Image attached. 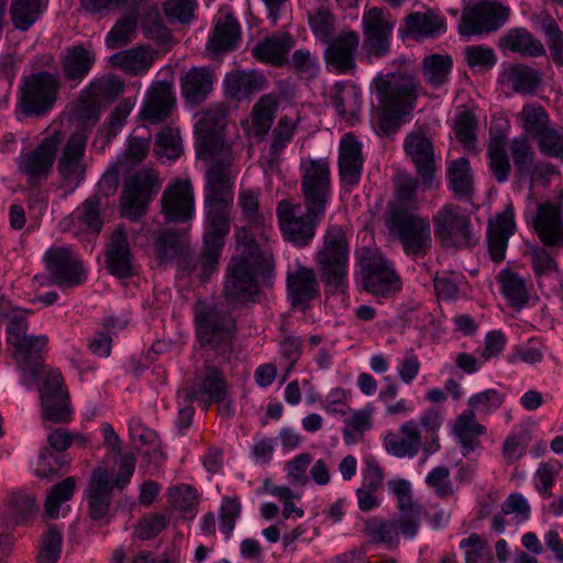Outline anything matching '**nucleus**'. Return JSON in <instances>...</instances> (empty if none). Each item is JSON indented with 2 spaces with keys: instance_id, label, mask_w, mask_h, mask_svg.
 Here are the masks:
<instances>
[{
  "instance_id": "obj_1",
  "label": "nucleus",
  "mask_w": 563,
  "mask_h": 563,
  "mask_svg": "<svg viewBox=\"0 0 563 563\" xmlns=\"http://www.w3.org/2000/svg\"><path fill=\"white\" fill-rule=\"evenodd\" d=\"M225 122L227 111L217 104L201 112L195 124L198 154L211 162L206 175L203 247L199 260L203 279L217 271L230 231L229 212L233 206L235 176L229 167L233 153L223 135Z\"/></svg>"
},
{
  "instance_id": "obj_2",
  "label": "nucleus",
  "mask_w": 563,
  "mask_h": 563,
  "mask_svg": "<svg viewBox=\"0 0 563 563\" xmlns=\"http://www.w3.org/2000/svg\"><path fill=\"white\" fill-rule=\"evenodd\" d=\"M235 240L236 254L227 268L224 294L232 301L253 302L258 295L260 283L273 273V251L268 245H260L245 228L235 231Z\"/></svg>"
},
{
  "instance_id": "obj_3",
  "label": "nucleus",
  "mask_w": 563,
  "mask_h": 563,
  "mask_svg": "<svg viewBox=\"0 0 563 563\" xmlns=\"http://www.w3.org/2000/svg\"><path fill=\"white\" fill-rule=\"evenodd\" d=\"M443 416L437 409H428L417 419L399 426L398 432L389 431L383 440L385 451L397 459H413L420 451L430 456L440 450L439 430Z\"/></svg>"
},
{
  "instance_id": "obj_4",
  "label": "nucleus",
  "mask_w": 563,
  "mask_h": 563,
  "mask_svg": "<svg viewBox=\"0 0 563 563\" xmlns=\"http://www.w3.org/2000/svg\"><path fill=\"white\" fill-rule=\"evenodd\" d=\"M136 460L130 454H121L119 470L112 478V472L106 466H98L91 474L90 483L86 489L89 515L93 520L106 519L112 499L113 488L123 489L131 481Z\"/></svg>"
},
{
  "instance_id": "obj_5",
  "label": "nucleus",
  "mask_w": 563,
  "mask_h": 563,
  "mask_svg": "<svg viewBox=\"0 0 563 563\" xmlns=\"http://www.w3.org/2000/svg\"><path fill=\"white\" fill-rule=\"evenodd\" d=\"M195 322L200 344L230 360L236 333L234 319L213 305L200 302L196 306Z\"/></svg>"
},
{
  "instance_id": "obj_6",
  "label": "nucleus",
  "mask_w": 563,
  "mask_h": 563,
  "mask_svg": "<svg viewBox=\"0 0 563 563\" xmlns=\"http://www.w3.org/2000/svg\"><path fill=\"white\" fill-rule=\"evenodd\" d=\"M316 261L325 286L341 291L347 288L349 243L342 228H328Z\"/></svg>"
},
{
  "instance_id": "obj_7",
  "label": "nucleus",
  "mask_w": 563,
  "mask_h": 563,
  "mask_svg": "<svg viewBox=\"0 0 563 563\" xmlns=\"http://www.w3.org/2000/svg\"><path fill=\"white\" fill-rule=\"evenodd\" d=\"M0 314L8 318L5 340L12 349L13 358L23 369L35 364L47 347V335L30 334L27 313L20 308L8 310L0 307Z\"/></svg>"
},
{
  "instance_id": "obj_8",
  "label": "nucleus",
  "mask_w": 563,
  "mask_h": 563,
  "mask_svg": "<svg viewBox=\"0 0 563 563\" xmlns=\"http://www.w3.org/2000/svg\"><path fill=\"white\" fill-rule=\"evenodd\" d=\"M299 170L305 209H309V212L314 216H325L332 194L329 161L325 158L303 159Z\"/></svg>"
},
{
  "instance_id": "obj_9",
  "label": "nucleus",
  "mask_w": 563,
  "mask_h": 563,
  "mask_svg": "<svg viewBox=\"0 0 563 563\" xmlns=\"http://www.w3.org/2000/svg\"><path fill=\"white\" fill-rule=\"evenodd\" d=\"M389 229L399 240L402 251L413 260L423 258L432 247L431 225L427 217L397 212L389 220Z\"/></svg>"
},
{
  "instance_id": "obj_10",
  "label": "nucleus",
  "mask_w": 563,
  "mask_h": 563,
  "mask_svg": "<svg viewBox=\"0 0 563 563\" xmlns=\"http://www.w3.org/2000/svg\"><path fill=\"white\" fill-rule=\"evenodd\" d=\"M377 100L383 110L401 118L415 108L418 88L413 79L404 75H386L374 81Z\"/></svg>"
},
{
  "instance_id": "obj_11",
  "label": "nucleus",
  "mask_w": 563,
  "mask_h": 563,
  "mask_svg": "<svg viewBox=\"0 0 563 563\" xmlns=\"http://www.w3.org/2000/svg\"><path fill=\"white\" fill-rule=\"evenodd\" d=\"M276 216L280 232L285 240L296 246L308 245L316 235V228L324 216H314L306 209L301 212L299 203L284 199L277 203Z\"/></svg>"
},
{
  "instance_id": "obj_12",
  "label": "nucleus",
  "mask_w": 563,
  "mask_h": 563,
  "mask_svg": "<svg viewBox=\"0 0 563 563\" xmlns=\"http://www.w3.org/2000/svg\"><path fill=\"white\" fill-rule=\"evenodd\" d=\"M434 234L445 247H468L476 242L470 217L457 206L448 203L432 218Z\"/></svg>"
},
{
  "instance_id": "obj_13",
  "label": "nucleus",
  "mask_w": 563,
  "mask_h": 563,
  "mask_svg": "<svg viewBox=\"0 0 563 563\" xmlns=\"http://www.w3.org/2000/svg\"><path fill=\"white\" fill-rule=\"evenodd\" d=\"M86 144L87 133L82 130L76 131L67 140L58 157L57 174L59 185L68 194L74 192L86 178Z\"/></svg>"
},
{
  "instance_id": "obj_14",
  "label": "nucleus",
  "mask_w": 563,
  "mask_h": 563,
  "mask_svg": "<svg viewBox=\"0 0 563 563\" xmlns=\"http://www.w3.org/2000/svg\"><path fill=\"white\" fill-rule=\"evenodd\" d=\"M394 26L395 21L388 11L377 7L364 11L362 16L363 48L369 62L389 53Z\"/></svg>"
},
{
  "instance_id": "obj_15",
  "label": "nucleus",
  "mask_w": 563,
  "mask_h": 563,
  "mask_svg": "<svg viewBox=\"0 0 563 563\" xmlns=\"http://www.w3.org/2000/svg\"><path fill=\"white\" fill-rule=\"evenodd\" d=\"M364 288L380 297H387L400 290L401 282L393 265L378 252L366 250L360 258Z\"/></svg>"
},
{
  "instance_id": "obj_16",
  "label": "nucleus",
  "mask_w": 563,
  "mask_h": 563,
  "mask_svg": "<svg viewBox=\"0 0 563 563\" xmlns=\"http://www.w3.org/2000/svg\"><path fill=\"white\" fill-rule=\"evenodd\" d=\"M58 91V79L47 73H38L26 79L19 104L26 115H43L48 112Z\"/></svg>"
},
{
  "instance_id": "obj_17",
  "label": "nucleus",
  "mask_w": 563,
  "mask_h": 563,
  "mask_svg": "<svg viewBox=\"0 0 563 563\" xmlns=\"http://www.w3.org/2000/svg\"><path fill=\"white\" fill-rule=\"evenodd\" d=\"M63 139L59 131H54L45 136L36 147L20 155L19 170L26 176L30 183H38L48 176Z\"/></svg>"
},
{
  "instance_id": "obj_18",
  "label": "nucleus",
  "mask_w": 563,
  "mask_h": 563,
  "mask_svg": "<svg viewBox=\"0 0 563 563\" xmlns=\"http://www.w3.org/2000/svg\"><path fill=\"white\" fill-rule=\"evenodd\" d=\"M509 10L492 1H472L464 9L460 23L463 35H476L495 31L508 19Z\"/></svg>"
},
{
  "instance_id": "obj_19",
  "label": "nucleus",
  "mask_w": 563,
  "mask_h": 563,
  "mask_svg": "<svg viewBox=\"0 0 563 563\" xmlns=\"http://www.w3.org/2000/svg\"><path fill=\"white\" fill-rule=\"evenodd\" d=\"M157 191L158 176L155 170L143 169L134 174L125 184L122 194L123 214L133 220L141 217Z\"/></svg>"
},
{
  "instance_id": "obj_20",
  "label": "nucleus",
  "mask_w": 563,
  "mask_h": 563,
  "mask_svg": "<svg viewBox=\"0 0 563 563\" xmlns=\"http://www.w3.org/2000/svg\"><path fill=\"white\" fill-rule=\"evenodd\" d=\"M46 268L60 287H75L85 283L87 272L79 257L65 246H53L44 254Z\"/></svg>"
},
{
  "instance_id": "obj_21",
  "label": "nucleus",
  "mask_w": 563,
  "mask_h": 563,
  "mask_svg": "<svg viewBox=\"0 0 563 563\" xmlns=\"http://www.w3.org/2000/svg\"><path fill=\"white\" fill-rule=\"evenodd\" d=\"M131 240L139 243V232H129L118 227L109 238L106 247V266L108 271L119 278H128L134 274V256L131 251Z\"/></svg>"
},
{
  "instance_id": "obj_22",
  "label": "nucleus",
  "mask_w": 563,
  "mask_h": 563,
  "mask_svg": "<svg viewBox=\"0 0 563 563\" xmlns=\"http://www.w3.org/2000/svg\"><path fill=\"white\" fill-rule=\"evenodd\" d=\"M123 84L114 76L93 81L81 95L76 115L82 124H93L99 119L100 106L122 92Z\"/></svg>"
},
{
  "instance_id": "obj_23",
  "label": "nucleus",
  "mask_w": 563,
  "mask_h": 563,
  "mask_svg": "<svg viewBox=\"0 0 563 563\" xmlns=\"http://www.w3.org/2000/svg\"><path fill=\"white\" fill-rule=\"evenodd\" d=\"M64 382L59 371H51L41 390V405L44 421L67 423L71 420L73 411L68 394L63 388Z\"/></svg>"
},
{
  "instance_id": "obj_24",
  "label": "nucleus",
  "mask_w": 563,
  "mask_h": 563,
  "mask_svg": "<svg viewBox=\"0 0 563 563\" xmlns=\"http://www.w3.org/2000/svg\"><path fill=\"white\" fill-rule=\"evenodd\" d=\"M162 213L168 222H187L195 216V195L189 180L176 179L162 197Z\"/></svg>"
},
{
  "instance_id": "obj_25",
  "label": "nucleus",
  "mask_w": 563,
  "mask_h": 563,
  "mask_svg": "<svg viewBox=\"0 0 563 563\" xmlns=\"http://www.w3.org/2000/svg\"><path fill=\"white\" fill-rule=\"evenodd\" d=\"M563 190L552 199L541 202L538 206L533 219L534 229L547 245L563 244Z\"/></svg>"
},
{
  "instance_id": "obj_26",
  "label": "nucleus",
  "mask_w": 563,
  "mask_h": 563,
  "mask_svg": "<svg viewBox=\"0 0 563 563\" xmlns=\"http://www.w3.org/2000/svg\"><path fill=\"white\" fill-rule=\"evenodd\" d=\"M175 107L176 97L173 85L157 81L146 91L140 115L145 122L157 124L170 118Z\"/></svg>"
},
{
  "instance_id": "obj_27",
  "label": "nucleus",
  "mask_w": 563,
  "mask_h": 563,
  "mask_svg": "<svg viewBox=\"0 0 563 563\" xmlns=\"http://www.w3.org/2000/svg\"><path fill=\"white\" fill-rule=\"evenodd\" d=\"M364 158L362 144L351 133H345L339 144V173L345 190H353L360 183Z\"/></svg>"
},
{
  "instance_id": "obj_28",
  "label": "nucleus",
  "mask_w": 563,
  "mask_h": 563,
  "mask_svg": "<svg viewBox=\"0 0 563 563\" xmlns=\"http://www.w3.org/2000/svg\"><path fill=\"white\" fill-rule=\"evenodd\" d=\"M405 152L416 166L426 189L434 185V151L431 141L421 132H411L404 143Z\"/></svg>"
},
{
  "instance_id": "obj_29",
  "label": "nucleus",
  "mask_w": 563,
  "mask_h": 563,
  "mask_svg": "<svg viewBox=\"0 0 563 563\" xmlns=\"http://www.w3.org/2000/svg\"><path fill=\"white\" fill-rule=\"evenodd\" d=\"M227 388L223 373L214 366H207L196 374L191 386L187 389V397L209 405L222 401L225 398Z\"/></svg>"
},
{
  "instance_id": "obj_30",
  "label": "nucleus",
  "mask_w": 563,
  "mask_h": 563,
  "mask_svg": "<svg viewBox=\"0 0 563 563\" xmlns=\"http://www.w3.org/2000/svg\"><path fill=\"white\" fill-rule=\"evenodd\" d=\"M287 289L291 303L305 308L318 295L314 271L296 261L287 271Z\"/></svg>"
},
{
  "instance_id": "obj_31",
  "label": "nucleus",
  "mask_w": 563,
  "mask_h": 563,
  "mask_svg": "<svg viewBox=\"0 0 563 563\" xmlns=\"http://www.w3.org/2000/svg\"><path fill=\"white\" fill-rule=\"evenodd\" d=\"M515 228L514 209L510 205L489 221L487 243L494 262H501L505 258L508 240L514 234Z\"/></svg>"
},
{
  "instance_id": "obj_32",
  "label": "nucleus",
  "mask_w": 563,
  "mask_h": 563,
  "mask_svg": "<svg viewBox=\"0 0 563 563\" xmlns=\"http://www.w3.org/2000/svg\"><path fill=\"white\" fill-rule=\"evenodd\" d=\"M507 93L530 95L536 91L540 78L533 68L520 64H504L497 79Z\"/></svg>"
},
{
  "instance_id": "obj_33",
  "label": "nucleus",
  "mask_w": 563,
  "mask_h": 563,
  "mask_svg": "<svg viewBox=\"0 0 563 563\" xmlns=\"http://www.w3.org/2000/svg\"><path fill=\"white\" fill-rule=\"evenodd\" d=\"M360 44L358 34L343 31L334 38L325 51L328 64L339 73H346L355 67L354 55Z\"/></svg>"
},
{
  "instance_id": "obj_34",
  "label": "nucleus",
  "mask_w": 563,
  "mask_h": 563,
  "mask_svg": "<svg viewBox=\"0 0 563 563\" xmlns=\"http://www.w3.org/2000/svg\"><path fill=\"white\" fill-rule=\"evenodd\" d=\"M329 99L339 115L350 124L358 121L362 107L361 88L352 82H338L330 92Z\"/></svg>"
},
{
  "instance_id": "obj_35",
  "label": "nucleus",
  "mask_w": 563,
  "mask_h": 563,
  "mask_svg": "<svg viewBox=\"0 0 563 563\" xmlns=\"http://www.w3.org/2000/svg\"><path fill=\"white\" fill-rule=\"evenodd\" d=\"M241 40V27L231 14L217 16L213 32L208 38L207 48L216 54L233 51Z\"/></svg>"
},
{
  "instance_id": "obj_36",
  "label": "nucleus",
  "mask_w": 563,
  "mask_h": 563,
  "mask_svg": "<svg viewBox=\"0 0 563 563\" xmlns=\"http://www.w3.org/2000/svg\"><path fill=\"white\" fill-rule=\"evenodd\" d=\"M223 85L227 97L243 100L263 90L266 86V79L263 74L256 70H234L227 74Z\"/></svg>"
},
{
  "instance_id": "obj_37",
  "label": "nucleus",
  "mask_w": 563,
  "mask_h": 563,
  "mask_svg": "<svg viewBox=\"0 0 563 563\" xmlns=\"http://www.w3.org/2000/svg\"><path fill=\"white\" fill-rule=\"evenodd\" d=\"M446 31L445 20L434 12H413L405 20L404 37L415 40L437 37Z\"/></svg>"
},
{
  "instance_id": "obj_38",
  "label": "nucleus",
  "mask_w": 563,
  "mask_h": 563,
  "mask_svg": "<svg viewBox=\"0 0 563 563\" xmlns=\"http://www.w3.org/2000/svg\"><path fill=\"white\" fill-rule=\"evenodd\" d=\"M294 46L292 37L286 32H276L264 38L252 48V55L274 66H282L287 62L288 54Z\"/></svg>"
},
{
  "instance_id": "obj_39",
  "label": "nucleus",
  "mask_w": 563,
  "mask_h": 563,
  "mask_svg": "<svg viewBox=\"0 0 563 563\" xmlns=\"http://www.w3.org/2000/svg\"><path fill=\"white\" fill-rule=\"evenodd\" d=\"M452 431L466 456L482 448L478 437L486 433V427L478 423L473 410L466 409L456 418Z\"/></svg>"
},
{
  "instance_id": "obj_40",
  "label": "nucleus",
  "mask_w": 563,
  "mask_h": 563,
  "mask_svg": "<svg viewBox=\"0 0 563 563\" xmlns=\"http://www.w3.org/2000/svg\"><path fill=\"white\" fill-rule=\"evenodd\" d=\"M278 98L274 95H263L254 104L250 118L246 120L249 135L263 137L272 128Z\"/></svg>"
},
{
  "instance_id": "obj_41",
  "label": "nucleus",
  "mask_w": 563,
  "mask_h": 563,
  "mask_svg": "<svg viewBox=\"0 0 563 563\" xmlns=\"http://www.w3.org/2000/svg\"><path fill=\"white\" fill-rule=\"evenodd\" d=\"M531 262L539 287L547 292L556 291L561 282L554 257L547 250L538 247L531 252Z\"/></svg>"
},
{
  "instance_id": "obj_42",
  "label": "nucleus",
  "mask_w": 563,
  "mask_h": 563,
  "mask_svg": "<svg viewBox=\"0 0 563 563\" xmlns=\"http://www.w3.org/2000/svg\"><path fill=\"white\" fill-rule=\"evenodd\" d=\"M214 76L209 68L194 67L181 80V93L190 103H199L211 91Z\"/></svg>"
},
{
  "instance_id": "obj_43",
  "label": "nucleus",
  "mask_w": 563,
  "mask_h": 563,
  "mask_svg": "<svg viewBox=\"0 0 563 563\" xmlns=\"http://www.w3.org/2000/svg\"><path fill=\"white\" fill-rule=\"evenodd\" d=\"M449 188L460 199H468L474 191V179L470 162L465 157L452 159L446 166Z\"/></svg>"
},
{
  "instance_id": "obj_44",
  "label": "nucleus",
  "mask_w": 563,
  "mask_h": 563,
  "mask_svg": "<svg viewBox=\"0 0 563 563\" xmlns=\"http://www.w3.org/2000/svg\"><path fill=\"white\" fill-rule=\"evenodd\" d=\"M109 62L134 76L143 75L152 67L154 54L145 47H134L113 54Z\"/></svg>"
},
{
  "instance_id": "obj_45",
  "label": "nucleus",
  "mask_w": 563,
  "mask_h": 563,
  "mask_svg": "<svg viewBox=\"0 0 563 563\" xmlns=\"http://www.w3.org/2000/svg\"><path fill=\"white\" fill-rule=\"evenodd\" d=\"M503 51L525 55V56H541L544 54L542 43L533 37L526 29L517 27L509 31L499 44Z\"/></svg>"
},
{
  "instance_id": "obj_46",
  "label": "nucleus",
  "mask_w": 563,
  "mask_h": 563,
  "mask_svg": "<svg viewBox=\"0 0 563 563\" xmlns=\"http://www.w3.org/2000/svg\"><path fill=\"white\" fill-rule=\"evenodd\" d=\"M452 68L453 60L450 55L431 54L423 58L421 74L429 86L440 89L449 82Z\"/></svg>"
},
{
  "instance_id": "obj_47",
  "label": "nucleus",
  "mask_w": 563,
  "mask_h": 563,
  "mask_svg": "<svg viewBox=\"0 0 563 563\" xmlns=\"http://www.w3.org/2000/svg\"><path fill=\"white\" fill-rule=\"evenodd\" d=\"M48 0H12L10 15L14 26L29 30L46 11Z\"/></svg>"
},
{
  "instance_id": "obj_48",
  "label": "nucleus",
  "mask_w": 563,
  "mask_h": 563,
  "mask_svg": "<svg viewBox=\"0 0 563 563\" xmlns=\"http://www.w3.org/2000/svg\"><path fill=\"white\" fill-rule=\"evenodd\" d=\"M488 167L498 183L508 180L511 165L506 150V141L504 136H493L487 147Z\"/></svg>"
},
{
  "instance_id": "obj_49",
  "label": "nucleus",
  "mask_w": 563,
  "mask_h": 563,
  "mask_svg": "<svg viewBox=\"0 0 563 563\" xmlns=\"http://www.w3.org/2000/svg\"><path fill=\"white\" fill-rule=\"evenodd\" d=\"M534 25L545 35L550 54L556 65L563 66V33L547 12L533 16Z\"/></svg>"
},
{
  "instance_id": "obj_50",
  "label": "nucleus",
  "mask_w": 563,
  "mask_h": 563,
  "mask_svg": "<svg viewBox=\"0 0 563 563\" xmlns=\"http://www.w3.org/2000/svg\"><path fill=\"white\" fill-rule=\"evenodd\" d=\"M500 284L501 294L508 300L510 306L522 308L529 300V291L526 280L518 274L504 269L497 276Z\"/></svg>"
},
{
  "instance_id": "obj_51",
  "label": "nucleus",
  "mask_w": 563,
  "mask_h": 563,
  "mask_svg": "<svg viewBox=\"0 0 563 563\" xmlns=\"http://www.w3.org/2000/svg\"><path fill=\"white\" fill-rule=\"evenodd\" d=\"M69 220L78 230L98 234L102 228V220L99 212V200L95 197L86 199L70 214Z\"/></svg>"
},
{
  "instance_id": "obj_52",
  "label": "nucleus",
  "mask_w": 563,
  "mask_h": 563,
  "mask_svg": "<svg viewBox=\"0 0 563 563\" xmlns=\"http://www.w3.org/2000/svg\"><path fill=\"white\" fill-rule=\"evenodd\" d=\"M95 56L81 46H74L66 51L64 57V71L70 80H81L85 78L92 64Z\"/></svg>"
},
{
  "instance_id": "obj_53",
  "label": "nucleus",
  "mask_w": 563,
  "mask_h": 563,
  "mask_svg": "<svg viewBox=\"0 0 563 563\" xmlns=\"http://www.w3.org/2000/svg\"><path fill=\"white\" fill-rule=\"evenodd\" d=\"M362 531L374 543H383L390 548L398 543V523L396 520L373 517L364 523Z\"/></svg>"
},
{
  "instance_id": "obj_54",
  "label": "nucleus",
  "mask_w": 563,
  "mask_h": 563,
  "mask_svg": "<svg viewBox=\"0 0 563 563\" xmlns=\"http://www.w3.org/2000/svg\"><path fill=\"white\" fill-rule=\"evenodd\" d=\"M76 487L74 477H67L53 486L45 500V511L51 518L63 515L64 504L71 499Z\"/></svg>"
},
{
  "instance_id": "obj_55",
  "label": "nucleus",
  "mask_w": 563,
  "mask_h": 563,
  "mask_svg": "<svg viewBox=\"0 0 563 563\" xmlns=\"http://www.w3.org/2000/svg\"><path fill=\"white\" fill-rule=\"evenodd\" d=\"M76 487L74 477H67L53 486L45 500V511L51 518L63 515L64 504L71 499Z\"/></svg>"
},
{
  "instance_id": "obj_56",
  "label": "nucleus",
  "mask_w": 563,
  "mask_h": 563,
  "mask_svg": "<svg viewBox=\"0 0 563 563\" xmlns=\"http://www.w3.org/2000/svg\"><path fill=\"white\" fill-rule=\"evenodd\" d=\"M154 152L162 162L176 161L183 152L178 130L163 129L156 137Z\"/></svg>"
},
{
  "instance_id": "obj_57",
  "label": "nucleus",
  "mask_w": 563,
  "mask_h": 563,
  "mask_svg": "<svg viewBox=\"0 0 563 563\" xmlns=\"http://www.w3.org/2000/svg\"><path fill=\"white\" fill-rule=\"evenodd\" d=\"M168 501L175 509L181 511L189 519L196 517L198 495L191 486L179 484L169 488Z\"/></svg>"
},
{
  "instance_id": "obj_58",
  "label": "nucleus",
  "mask_w": 563,
  "mask_h": 563,
  "mask_svg": "<svg viewBox=\"0 0 563 563\" xmlns=\"http://www.w3.org/2000/svg\"><path fill=\"white\" fill-rule=\"evenodd\" d=\"M309 25L318 41L329 44L335 30V18L328 7L320 5L309 13Z\"/></svg>"
},
{
  "instance_id": "obj_59",
  "label": "nucleus",
  "mask_w": 563,
  "mask_h": 563,
  "mask_svg": "<svg viewBox=\"0 0 563 563\" xmlns=\"http://www.w3.org/2000/svg\"><path fill=\"white\" fill-rule=\"evenodd\" d=\"M521 126L528 134H537L538 136L550 126L549 114L540 104H525L518 114Z\"/></svg>"
},
{
  "instance_id": "obj_60",
  "label": "nucleus",
  "mask_w": 563,
  "mask_h": 563,
  "mask_svg": "<svg viewBox=\"0 0 563 563\" xmlns=\"http://www.w3.org/2000/svg\"><path fill=\"white\" fill-rule=\"evenodd\" d=\"M560 471L561 464L554 460L543 462L538 466L532 481L534 488L542 497L550 498L552 496V488Z\"/></svg>"
},
{
  "instance_id": "obj_61",
  "label": "nucleus",
  "mask_w": 563,
  "mask_h": 563,
  "mask_svg": "<svg viewBox=\"0 0 563 563\" xmlns=\"http://www.w3.org/2000/svg\"><path fill=\"white\" fill-rule=\"evenodd\" d=\"M136 29V18L129 14L119 20L106 36L109 49L122 47L130 43Z\"/></svg>"
},
{
  "instance_id": "obj_62",
  "label": "nucleus",
  "mask_w": 563,
  "mask_h": 563,
  "mask_svg": "<svg viewBox=\"0 0 563 563\" xmlns=\"http://www.w3.org/2000/svg\"><path fill=\"white\" fill-rule=\"evenodd\" d=\"M63 537L60 530L53 527L49 528L42 537L37 562L38 563H56L60 556Z\"/></svg>"
},
{
  "instance_id": "obj_63",
  "label": "nucleus",
  "mask_w": 563,
  "mask_h": 563,
  "mask_svg": "<svg viewBox=\"0 0 563 563\" xmlns=\"http://www.w3.org/2000/svg\"><path fill=\"white\" fill-rule=\"evenodd\" d=\"M539 151L550 157L563 161V129L550 125L538 136Z\"/></svg>"
},
{
  "instance_id": "obj_64",
  "label": "nucleus",
  "mask_w": 563,
  "mask_h": 563,
  "mask_svg": "<svg viewBox=\"0 0 563 563\" xmlns=\"http://www.w3.org/2000/svg\"><path fill=\"white\" fill-rule=\"evenodd\" d=\"M464 550L465 563H490L486 541L477 533H472L460 542Z\"/></svg>"
}]
</instances>
